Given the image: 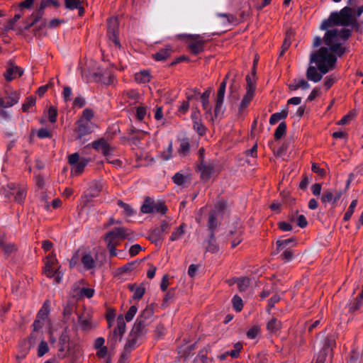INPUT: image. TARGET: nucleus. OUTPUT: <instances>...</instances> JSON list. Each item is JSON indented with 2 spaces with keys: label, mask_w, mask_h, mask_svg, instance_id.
<instances>
[{
  "label": "nucleus",
  "mask_w": 363,
  "mask_h": 363,
  "mask_svg": "<svg viewBox=\"0 0 363 363\" xmlns=\"http://www.w3.org/2000/svg\"><path fill=\"white\" fill-rule=\"evenodd\" d=\"M145 324L144 323V322L140 318H138L137 321L135 322L133 327V329L130 333V336H135L136 337L140 336L143 333L145 329Z\"/></svg>",
  "instance_id": "21"
},
{
  "label": "nucleus",
  "mask_w": 363,
  "mask_h": 363,
  "mask_svg": "<svg viewBox=\"0 0 363 363\" xmlns=\"http://www.w3.org/2000/svg\"><path fill=\"white\" fill-rule=\"evenodd\" d=\"M217 225H218L217 218L216 216V212L213 211L209 216L208 227L209 228V229L213 231V230H215V228L217 227Z\"/></svg>",
  "instance_id": "44"
},
{
  "label": "nucleus",
  "mask_w": 363,
  "mask_h": 363,
  "mask_svg": "<svg viewBox=\"0 0 363 363\" xmlns=\"http://www.w3.org/2000/svg\"><path fill=\"white\" fill-rule=\"evenodd\" d=\"M206 250L213 253L216 252L218 250V247L213 235L208 242Z\"/></svg>",
  "instance_id": "43"
},
{
  "label": "nucleus",
  "mask_w": 363,
  "mask_h": 363,
  "mask_svg": "<svg viewBox=\"0 0 363 363\" xmlns=\"http://www.w3.org/2000/svg\"><path fill=\"white\" fill-rule=\"evenodd\" d=\"M21 16L22 15L20 13L16 14L14 17L6 23V25L4 27V30L6 31H8L9 30H13L15 28L16 22H17L21 18Z\"/></svg>",
  "instance_id": "42"
},
{
  "label": "nucleus",
  "mask_w": 363,
  "mask_h": 363,
  "mask_svg": "<svg viewBox=\"0 0 363 363\" xmlns=\"http://www.w3.org/2000/svg\"><path fill=\"white\" fill-rule=\"evenodd\" d=\"M134 265H135V262L128 263V264H125L124 266L118 268V272L120 274H124L126 272H131L134 267Z\"/></svg>",
  "instance_id": "56"
},
{
  "label": "nucleus",
  "mask_w": 363,
  "mask_h": 363,
  "mask_svg": "<svg viewBox=\"0 0 363 363\" xmlns=\"http://www.w3.org/2000/svg\"><path fill=\"white\" fill-rule=\"evenodd\" d=\"M151 75L149 71L143 70L135 74V79L138 83L145 84L150 81Z\"/></svg>",
  "instance_id": "24"
},
{
  "label": "nucleus",
  "mask_w": 363,
  "mask_h": 363,
  "mask_svg": "<svg viewBox=\"0 0 363 363\" xmlns=\"http://www.w3.org/2000/svg\"><path fill=\"white\" fill-rule=\"evenodd\" d=\"M194 128L200 135H203L206 133V128L201 122V120L194 121Z\"/></svg>",
  "instance_id": "51"
},
{
  "label": "nucleus",
  "mask_w": 363,
  "mask_h": 363,
  "mask_svg": "<svg viewBox=\"0 0 363 363\" xmlns=\"http://www.w3.org/2000/svg\"><path fill=\"white\" fill-rule=\"evenodd\" d=\"M349 29H331L325 33L323 38L315 37L313 46L318 47L323 41L324 46L311 55V62H314L318 70L314 66H309L306 71V77L313 82L322 79L323 74L333 69L337 61V57L344 54L345 49L342 43L350 36Z\"/></svg>",
  "instance_id": "1"
},
{
  "label": "nucleus",
  "mask_w": 363,
  "mask_h": 363,
  "mask_svg": "<svg viewBox=\"0 0 363 363\" xmlns=\"http://www.w3.org/2000/svg\"><path fill=\"white\" fill-rule=\"evenodd\" d=\"M97 254L89 250H85L81 256V262L86 269H91L96 267Z\"/></svg>",
  "instance_id": "14"
},
{
  "label": "nucleus",
  "mask_w": 363,
  "mask_h": 363,
  "mask_svg": "<svg viewBox=\"0 0 363 363\" xmlns=\"http://www.w3.org/2000/svg\"><path fill=\"white\" fill-rule=\"evenodd\" d=\"M133 235V232L125 228H115L106 233L104 240L106 244L110 257H116L118 255L116 247L120 245L121 240L130 239Z\"/></svg>",
  "instance_id": "3"
},
{
  "label": "nucleus",
  "mask_w": 363,
  "mask_h": 363,
  "mask_svg": "<svg viewBox=\"0 0 363 363\" xmlns=\"http://www.w3.org/2000/svg\"><path fill=\"white\" fill-rule=\"evenodd\" d=\"M321 94V91H320V89L318 88V87H315L314 88L312 91L311 92V94H309V96H308V99L307 100L308 101H313L315 98L320 96Z\"/></svg>",
  "instance_id": "61"
},
{
  "label": "nucleus",
  "mask_w": 363,
  "mask_h": 363,
  "mask_svg": "<svg viewBox=\"0 0 363 363\" xmlns=\"http://www.w3.org/2000/svg\"><path fill=\"white\" fill-rule=\"evenodd\" d=\"M189 143L186 140H182L180 142V147L179 149V152L183 155H186L189 151Z\"/></svg>",
  "instance_id": "46"
},
{
  "label": "nucleus",
  "mask_w": 363,
  "mask_h": 363,
  "mask_svg": "<svg viewBox=\"0 0 363 363\" xmlns=\"http://www.w3.org/2000/svg\"><path fill=\"white\" fill-rule=\"evenodd\" d=\"M68 162L72 166L71 169L72 174L78 176L83 172L85 167L89 162V160L84 157L79 158V154L76 152L69 156Z\"/></svg>",
  "instance_id": "7"
},
{
  "label": "nucleus",
  "mask_w": 363,
  "mask_h": 363,
  "mask_svg": "<svg viewBox=\"0 0 363 363\" xmlns=\"http://www.w3.org/2000/svg\"><path fill=\"white\" fill-rule=\"evenodd\" d=\"M242 349V345L240 342H237L234 345V349L233 350L228 351V354L233 358H237L239 356V354Z\"/></svg>",
  "instance_id": "45"
},
{
  "label": "nucleus",
  "mask_w": 363,
  "mask_h": 363,
  "mask_svg": "<svg viewBox=\"0 0 363 363\" xmlns=\"http://www.w3.org/2000/svg\"><path fill=\"white\" fill-rule=\"evenodd\" d=\"M96 355L99 359H105L106 360H111L108 350L106 346L99 348L96 350Z\"/></svg>",
  "instance_id": "38"
},
{
  "label": "nucleus",
  "mask_w": 363,
  "mask_h": 363,
  "mask_svg": "<svg viewBox=\"0 0 363 363\" xmlns=\"http://www.w3.org/2000/svg\"><path fill=\"white\" fill-rule=\"evenodd\" d=\"M357 205V200L354 199L351 202L347 211H346V213L344 215V220L345 221H347L351 218L352 214L354 213V208H356Z\"/></svg>",
  "instance_id": "37"
},
{
  "label": "nucleus",
  "mask_w": 363,
  "mask_h": 363,
  "mask_svg": "<svg viewBox=\"0 0 363 363\" xmlns=\"http://www.w3.org/2000/svg\"><path fill=\"white\" fill-rule=\"evenodd\" d=\"M142 250V247L140 245H134L130 247L129 253L131 257L137 255Z\"/></svg>",
  "instance_id": "64"
},
{
  "label": "nucleus",
  "mask_w": 363,
  "mask_h": 363,
  "mask_svg": "<svg viewBox=\"0 0 363 363\" xmlns=\"http://www.w3.org/2000/svg\"><path fill=\"white\" fill-rule=\"evenodd\" d=\"M289 88L291 91H296L300 88L307 89L309 88V84L304 79H294V82L289 85Z\"/></svg>",
  "instance_id": "23"
},
{
  "label": "nucleus",
  "mask_w": 363,
  "mask_h": 363,
  "mask_svg": "<svg viewBox=\"0 0 363 363\" xmlns=\"http://www.w3.org/2000/svg\"><path fill=\"white\" fill-rule=\"evenodd\" d=\"M140 211L143 213H160L164 215L167 211V207L161 201H155L150 197H146L144 203L140 208Z\"/></svg>",
  "instance_id": "5"
},
{
  "label": "nucleus",
  "mask_w": 363,
  "mask_h": 363,
  "mask_svg": "<svg viewBox=\"0 0 363 363\" xmlns=\"http://www.w3.org/2000/svg\"><path fill=\"white\" fill-rule=\"evenodd\" d=\"M286 125L285 123H281L279 126L277 128L274 133V138L277 140L280 139L286 133Z\"/></svg>",
  "instance_id": "40"
},
{
  "label": "nucleus",
  "mask_w": 363,
  "mask_h": 363,
  "mask_svg": "<svg viewBox=\"0 0 363 363\" xmlns=\"http://www.w3.org/2000/svg\"><path fill=\"white\" fill-rule=\"evenodd\" d=\"M236 283L239 291L243 292L245 291L248 286H250V280L249 278L242 277L238 279L236 281Z\"/></svg>",
  "instance_id": "34"
},
{
  "label": "nucleus",
  "mask_w": 363,
  "mask_h": 363,
  "mask_svg": "<svg viewBox=\"0 0 363 363\" xmlns=\"http://www.w3.org/2000/svg\"><path fill=\"white\" fill-rule=\"evenodd\" d=\"M259 333V329L258 327H253L249 330L247 333V335L250 339L255 338Z\"/></svg>",
  "instance_id": "63"
},
{
  "label": "nucleus",
  "mask_w": 363,
  "mask_h": 363,
  "mask_svg": "<svg viewBox=\"0 0 363 363\" xmlns=\"http://www.w3.org/2000/svg\"><path fill=\"white\" fill-rule=\"evenodd\" d=\"M255 93L252 91H246V94L243 96L242 101L239 106V115H242L244 111L247 108L251 101L253 99Z\"/></svg>",
  "instance_id": "18"
},
{
  "label": "nucleus",
  "mask_w": 363,
  "mask_h": 363,
  "mask_svg": "<svg viewBox=\"0 0 363 363\" xmlns=\"http://www.w3.org/2000/svg\"><path fill=\"white\" fill-rule=\"evenodd\" d=\"M281 328V322L277 318H272L270 321L268 322L267 325V328L268 331L271 333H277Z\"/></svg>",
  "instance_id": "28"
},
{
  "label": "nucleus",
  "mask_w": 363,
  "mask_h": 363,
  "mask_svg": "<svg viewBox=\"0 0 363 363\" xmlns=\"http://www.w3.org/2000/svg\"><path fill=\"white\" fill-rule=\"evenodd\" d=\"M26 196V188L25 187H19L17 189V190L15 193L14 200L16 202H17L18 203H21L25 200Z\"/></svg>",
  "instance_id": "33"
},
{
  "label": "nucleus",
  "mask_w": 363,
  "mask_h": 363,
  "mask_svg": "<svg viewBox=\"0 0 363 363\" xmlns=\"http://www.w3.org/2000/svg\"><path fill=\"white\" fill-rule=\"evenodd\" d=\"M93 125L91 122L84 120H79L77 122V128L75 131L78 133L79 138L89 134L92 132Z\"/></svg>",
  "instance_id": "15"
},
{
  "label": "nucleus",
  "mask_w": 363,
  "mask_h": 363,
  "mask_svg": "<svg viewBox=\"0 0 363 363\" xmlns=\"http://www.w3.org/2000/svg\"><path fill=\"white\" fill-rule=\"evenodd\" d=\"M287 115H288L287 109L282 110L281 112H279V113H275L271 116V117L269 118V123L271 125H274L278 121L286 118Z\"/></svg>",
  "instance_id": "29"
},
{
  "label": "nucleus",
  "mask_w": 363,
  "mask_h": 363,
  "mask_svg": "<svg viewBox=\"0 0 363 363\" xmlns=\"http://www.w3.org/2000/svg\"><path fill=\"white\" fill-rule=\"evenodd\" d=\"M37 136L39 138H51L52 133L47 128H41L37 131Z\"/></svg>",
  "instance_id": "60"
},
{
  "label": "nucleus",
  "mask_w": 363,
  "mask_h": 363,
  "mask_svg": "<svg viewBox=\"0 0 363 363\" xmlns=\"http://www.w3.org/2000/svg\"><path fill=\"white\" fill-rule=\"evenodd\" d=\"M50 312V302L48 301H46L43 303L41 309L38 311L37 318H40V320H42L45 322V320L48 318Z\"/></svg>",
  "instance_id": "26"
},
{
  "label": "nucleus",
  "mask_w": 363,
  "mask_h": 363,
  "mask_svg": "<svg viewBox=\"0 0 363 363\" xmlns=\"http://www.w3.org/2000/svg\"><path fill=\"white\" fill-rule=\"evenodd\" d=\"M93 117L94 113L92 110L86 108L83 111L82 116L79 120H84L85 121L91 122Z\"/></svg>",
  "instance_id": "55"
},
{
  "label": "nucleus",
  "mask_w": 363,
  "mask_h": 363,
  "mask_svg": "<svg viewBox=\"0 0 363 363\" xmlns=\"http://www.w3.org/2000/svg\"><path fill=\"white\" fill-rule=\"evenodd\" d=\"M211 94L210 89L206 90L201 96V101L202 104L203 108L206 111V113L211 112V107L209 104V98Z\"/></svg>",
  "instance_id": "22"
},
{
  "label": "nucleus",
  "mask_w": 363,
  "mask_h": 363,
  "mask_svg": "<svg viewBox=\"0 0 363 363\" xmlns=\"http://www.w3.org/2000/svg\"><path fill=\"white\" fill-rule=\"evenodd\" d=\"M48 114L49 121L51 123H55L56 121V120H57V109L55 108H54V107H50L48 109Z\"/></svg>",
  "instance_id": "57"
},
{
  "label": "nucleus",
  "mask_w": 363,
  "mask_h": 363,
  "mask_svg": "<svg viewBox=\"0 0 363 363\" xmlns=\"http://www.w3.org/2000/svg\"><path fill=\"white\" fill-rule=\"evenodd\" d=\"M147 113L145 107L138 106L136 108V117L139 121H143Z\"/></svg>",
  "instance_id": "59"
},
{
  "label": "nucleus",
  "mask_w": 363,
  "mask_h": 363,
  "mask_svg": "<svg viewBox=\"0 0 363 363\" xmlns=\"http://www.w3.org/2000/svg\"><path fill=\"white\" fill-rule=\"evenodd\" d=\"M173 182L177 185H182L186 181V177L180 173H177L172 177Z\"/></svg>",
  "instance_id": "52"
},
{
  "label": "nucleus",
  "mask_w": 363,
  "mask_h": 363,
  "mask_svg": "<svg viewBox=\"0 0 363 363\" xmlns=\"http://www.w3.org/2000/svg\"><path fill=\"white\" fill-rule=\"evenodd\" d=\"M125 330V323L123 316H119L117 318V328L113 330L112 333L110 334L108 341L111 344H115L118 340H120Z\"/></svg>",
  "instance_id": "11"
},
{
  "label": "nucleus",
  "mask_w": 363,
  "mask_h": 363,
  "mask_svg": "<svg viewBox=\"0 0 363 363\" xmlns=\"http://www.w3.org/2000/svg\"><path fill=\"white\" fill-rule=\"evenodd\" d=\"M228 74L225 77L224 80L220 83V87L217 91L216 98L215 101V115L217 116L222 109L225 94V89L227 85L226 79Z\"/></svg>",
  "instance_id": "13"
},
{
  "label": "nucleus",
  "mask_w": 363,
  "mask_h": 363,
  "mask_svg": "<svg viewBox=\"0 0 363 363\" xmlns=\"http://www.w3.org/2000/svg\"><path fill=\"white\" fill-rule=\"evenodd\" d=\"M246 81H247L246 91H252V93H255V82L254 78L247 75L246 77Z\"/></svg>",
  "instance_id": "47"
},
{
  "label": "nucleus",
  "mask_w": 363,
  "mask_h": 363,
  "mask_svg": "<svg viewBox=\"0 0 363 363\" xmlns=\"http://www.w3.org/2000/svg\"><path fill=\"white\" fill-rule=\"evenodd\" d=\"M35 104V99L33 96H29L26 99L25 103L23 104L22 108L23 111H28Z\"/></svg>",
  "instance_id": "48"
},
{
  "label": "nucleus",
  "mask_w": 363,
  "mask_h": 363,
  "mask_svg": "<svg viewBox=\"0 0 363 363\" xmlns=\"http://www.w3.org/2000/svg\"><path fill=\"white\" fill-rule=\"evenodd\" d=\"M294 240L292 238H289L286 240H279L277 241V246L278 250H281L287 246L289 243L294 242Z\"/></svg>",
  "instance_id": "58"
},
{
  "label": "nucleus",
  "mask_w": 363,
  "mask_h": 363,
  "mask_svg": "<svg viewBox=\"0 0 363 363\" xmlns=\"http://www.w3.org/2000/svg\"><path fill=\"white\" fill-rule=\"evenodd\" d=\"M48 343L45 341L40 342L38 346V355L39 357H43L45 353L48 352Z\"/></svg>",
  "instance_id": "50"
},
{
  "label": "nucleus",
  "mask_w": 363,
  "mask_h": 363,
  "mask_svg": "<svg viewBox=\"0 0 363 363\" xmlns=\"http://www.w3.org/2000/svg\"><path fill=\"white\" fill-rule=\"evenodd\" d=\"M131 338H130L125 345V352H130L134 347L136 344L137 338L135 336H130Z\"/></svg>",
  "instance_id": "49"
},
{
  "label": "nucleus",
  "mask_w": 363,
  "mask_h": 363,
  "mask_svg": "<svg viewBox=\"0 0 363 363\" xmlns=\"http://www.w3.org/2000/svg\"><path fill=\"white\" fill-rule=\"evenodd\" d=\"M43 272L47 277L54 278L55 283H60L64 273L60 271V264L55 255L50 254L45 258Z\"/></svg>",
  "instance_id": "4"
},
{
  "label": "nucleus",
  "mask_w": 363,
  "mask_h": 363,
  "mask_svg": "<svg viewBox=\"0 0 363 363\" xmlns=\"http://www.w3.org/2000/svg\"><path fill=\"white\" fill-rule=\"evenodd\" d=\"M4 99L6 101V105L11 107L18 103L19 100V95L16 91L12 90L10 91H6V96Z\"/></svg>",
  "instance_id": "20"
},
{
  "label": "nucleus",
  "mask_w": 363,
  "mask_h": 363,
  "mask_svg": "<svg viewBox=\"0 0 363 363\" xmlns=\"http://www.w3.org/2000/svg\"><path fill=\"white\" fill-rule=\"evenodd\" d=\"M79 325L81 329L84 330H89L95 328L97 323H94L90 318H84L83 317H79Z\"/></svg>",
  "instance_id": "25"
},
{
  "label": "nucleus",
  "mask_w": 363,
  "mask_h": 363,
  "mask_svg": "<svg viewBox=\"0 0 363 363\" xmlns=\"http://www.w3.org/2000/svg\"><path fill=\"white\" fill-rule=\"evenodd\" d=\"M85 99L82 96H78L74 99L73 102V106L81 108L85 105Z\"/></svg>",
  "instance_id": "62"
},
{
  "label": "nucleus",
  "mask_w": 363,
  "mask_h": 363,
  "mask_svg": "<svg viewBox=\"0 0 363 363\" xmlns=\"http://www.w3.org/2000/svg\"><path fill=\"white\" fill-rule=\"evenodd\" d=\"M356 116V113L354 111H350L348 114L345 115L340 121H339L337 125H345L353 120Z\"/></svg>",
  "instance_id": "41"
},
{
  "label": "nucleus",
  "mask_w": 363,
  "mask_h": 363,
  "mask_svg": "<svg viewBox=\"0 0 363 363\" xmlns=\"http://www.w3.org/2000/svg\"><path fill=\"white\" fill-rule=\"evenodd\" d=\"M137 307L135 306H132L131 307H130V308L128 309V311H127L125 315V318L126 320V321H130L133 317L135 316V315L137 313Z\"/></svg>",
  "instance_id": "54"
},
{
  "label": "nucleus",
  "mask_w": 363,
  "mask_h": 363,
  "mask_svg": "<svg viewBox=\"0 0 363 363\" xmlns=\"http://www.w3.org/2000/svg\"><path fill=\"white\" fill-rule=\"evenodd\" d=\"M0 247L6 255H10L16 249V246L12 243H6L3 240H0Z\"/></svg>",
  "instance_id": "35"
},
{
  "label": "nucleus",
  "mask_w": 363,
  "mask_h": 363,
  "mask_svg": "<svg viewBox=\"0 0 363 363\" xmlns=\"http://www.w3.org/2000/svg\"><path fill=\"white\" fill-rule=\"evenodd\" d=\"M118 21L116 18H111L108 21V31L107 35L113 44L118 47L121 48V43L118 40Z\"/></svg>",
  "instance_id": "10"
},
{
  "label": "nucleus",
  "mask_w": 363,
  "mask_h": 363,
  "mask_svg": "<svg viewBox=\"0 0 363 363\" xmlns=\"http://www.w3.org/2000/svg\"><path fill=\"white\" fill-rule=\"evenodd\" d=\"M50 5H53L55 7H57L59 6V2L55 0H43L40 2V5L38 12L35 13H33L30 16L29 18L30 20V22H26L25 26L22 28H20L19 30L23 31L24 30H28L31 26H33L36 22H38L42 18L43 15V10Z\"/></svg>",
  "instance_id": "6"
},
{
  "label": "nucleus",
  "mask_w": 363,
  "mask_h": 363,
  "mask_svg": "<svg viewBox=\"0 0 363 363\" xmlns=\"http://www.w3.org/2000/svg\"><path fill=\"white\" fill-rule=\"evenodd\" d=\"M355 21L354 12L352 9L349 7L343 8L340 12H333L330 13L328 18L325 19L320 26V29L322 30H327L334 26H348L352 24Z\"/></svg>",
  "instance_id": "2"
},
{
  "label": "nucleus",
  "mask_w": 363,
  "mask_h": 363,
  "mask_svg": "<svg viewBox=\"0 0 363 363\" xmlns=\"http://www.w3.org/2000/svg\"><path fill=\"white\" fill-rule=\"evenodd\" d=\"M201 170V177L203 179H208L213 171V167L211 165H203L201 164L199 167Z\"/></svg>",
  "instance_id": "32"
},
{
  "label": "nucleus",
  "mask_w": 363,
  "mask_h": 363,
  "mask_svg": "<svg viewBox=\"0 0 363 363\" xmlns=\"http://www.w3.org/2000/svg\"><path fill=\"white\" fill-rule=\"evenodd\" d=\"M186 43L190 52L198 55L203 51L205 40L200 35H187Z\"/></svg>",
  "instance_id": "9"
},
{
  "label": "nucleus",
  "mask_w": 363,
  "mask_h": 363,
  "mask_svg": "<svg viewBox=\"0 0 363 363\" xmlns=\"http://www.w3.org/2000/svg\"><path fill=\"white\" fill-rule=\"evenodd\" d=\"M65 6L67 9L74 10L79 9V15L82 16L84 9L82 6L81 0H65Z\"/></svg>",
  "instance_id": "19"
},
{
  "label": "nucleus",
  "mask_w": 363,
  "mask_h": 363,
  "mask_svg": "<svg viewBox=\"0 0 363 363\" xmlns=\"http://www.w3.org/2000/svg\"><path fill=\"white\" fill-rule=\"evenodd\" d=\"M342 192L336 189H328L323 191L320 198L321 202L325 206L328 203H335L342 196Z\"/></svg>",
  "instance_id": "12"
},
{
  "label": "nucleus",
  "mask_w": 363,
  "mask_h": 363,
  "mask_svg": "<svg viewBox=\"0 0 363 363\" xmlns=\"http://www.w3.org/2000/svg\"><path fill=\"white\" fill-rule=\"evenodd\" d=\"M23 69L17 66H12L7 69L4 76L7 81H11L23 74Z\"/></svg>",
  "instance_id": "17"
},
{
  "label": "nucleus",
  "mask_w": 363,
  "mask_h": 363,
  "mask_svg": "<svg viewBox=\"0 0 363 363\" xmlns=\"http://www.w3.org/2000/svg\"><path fill=\"white\" fill-rule=\"evenodd\" d=\"M129 289L133 292V298L134 299H140L145 292V289L143 286H136L135 285H130Z\"/></svg>",
  "instance_id": "30"
},
{
  "label": "nucleus",
  "mask_w": 363,
  "mask_h": 363,
  "mask_svg": "<svg viewBox=\"0 0 363 363\" xmlns=\"http://www.w3.org/2000/svg\"><path fill=\"white\" fill-rule=\"evenodd\" d=\"M95 79L104 84H110L114 82V77L108 71L97 72L94 73Z\"/></svg>",
  "instance_id": "16"
},
{
  "label": "nucleus",
  "mask_w": 363,
  "mask_h": 363,
  "mask_svg": "<svg viewBox=\"0 0 363 363\" xmlns=\"http://www.w3.org/2000/svg\"><path fill=\"white\" fill-rule=\"evenodd\" d=\"M185 224L182 223L179 227L176 228L172 233L169 240L172 242L176 241L184 234Z\"/></svg>",
  "instance_id": "31"
},
{
  "label": "nucleus",
  "mask_w": 363,
  "mask_h": 363,
  "mask_svg": "<svg viewBox=\"0 0 363 363\" xmlns=\"http://www.w3.org/2000/svg\"><path fill=\"white\" fill-rule=\"evenodd\" d=\"M220 23L223 24L233 23L235 18L233 15L220 14L219 15Z\"/></svg>",
  "instance_id": "53"
},
{
  "label": "nucleus",
  "mask_w": 363,
  "mask_h": 363,
  "mask_svg": "<svg viewBox=\"0 0 363 363\" xmlns=\"http://www.w3.org/2000/svg\"><path fill=\"white\" fill-rule=\"evenodd\" d=\"M172 50L171 48H165L160 50L159 52L153 55V57L157 61L165 60L172 54Z\"/></svg>",
  "instance_id": "27"
},
{
  "label": "nucleus",
  "mask_w": 363,
  "mask_h": 363,
  "mask_svg": "<svg viewBox=\"0 0 363 363\" xmlns=\"http://www.w3.org/2000/svg\"><path fill=\"white\" fill-rule=\"evenodd\" d=\"M89 146L93 147L96 151L101 152L106 157L114 155L115 147L104 138L95 140Z\"/></svg>",
  "instance_id": "8"
},
{
  "label": "nucleus",
  "mask_w": 363,
  "mask_h": 363,
  "mask_svg": "<svg viewBox=\"0 0 363 363\" xmlns=\"http://www.w3.org/2000/svg\"><path fill=\"white\" fill-rule=\"evenodd\" d=\"M118 205L123 209V213L126 216H132L135 213L134 210L129 204L118 200Z\"/></svg>",
  "instance_id": "36"
},
{
  "label": "nucleus",
  "mask_w": 363,
  "mask_h": 363,
  "mask_svg": "<svg viewBox=\"0 0 363 363\" xmlns=\"http://www.w3.org/2000/svg\"><path fill=\"white\" fill-rule=\"evenodd\" d=\"M232 303L233 306L236 311L240 312L242 311L243 308V303L242 298L239 296H234L232 299Z\"/></svg>",
  "instance_id": "39"
}]
</instances>
